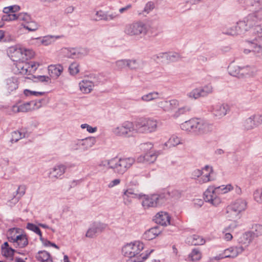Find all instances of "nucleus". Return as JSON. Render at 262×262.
I'll list each match as a JSON object with an SVG mask.
<instances>
[{"label": "nucleus", "mask_w": 262, "mask_h": 262, "mask_svg": "<svg viewBox=\"0 0 262 262\" xmlns=\"http://www.w3.org/2000/svg\"><path fill=\"white\" fill-rule=\"evenodd\" d=\"M144 247V245L142 242L136 241L124 245L122 247V252L125 256L130 258L128 260L132 262H143L154 251V250H147L141 253Z\"/></svg>", "instance_id": "2"}, {"label": "nucleus", "mask_w": 262, "mask_h": 262, "mask_svg": "<svg viewBox=\"0 0 262 262\" xmlns=\"http://www.w3.org/2000/svg\"><path fill=\"white\" fill-rule=\"evenodd\" d=\"M257 72V69L254 66H246L242 67L241 75L242 77L253 76Z\"/></svg>", "instance_id": "28"}, {"label": "nucleus", "mask_w": 262, "mask_h": 262, "mask_svg": "<svg viewBox=\"0 0 262 262\" xmlns=\"http://www.w3.org/2000/svg\"><path fill=\"white\" fill-rule=\"evenodd\" d=\"M17 87L18 84L16 79L12 78L7 79L6 89L9 93L15 90Z\"/></svg>", "instance_id": "43"}, {"label": "nucleus", "mask_w": 262, "mask_h": 262, "mask_svg": "<svg viewBox=\"0 0 262 262\" xmlns=\"http://www.w3.org/2000/svg\"><path fill=\"white\" fill-rule=\"evenodd\" d=\"M8 54L11 59L15 62L27 60L31 59L35 55V53L32 50L17 46L10 47L8 51Z\"/></svg>", "instance_id": "9"}, {"label": "nucleus", "mask_w": 262, "mask_h": 262, "mask_svg": "<svg viewBox=\"0 0 262 262\" xmlns=\"http://www.w3.org/2000/svg\"><path fill=\"white\" fill-rule=\"evenodd\" d=\"M2 249L4 256L7 257H12L13 255L14 252L15 251V250L11 247H2Z\"/></svg>", "instance_id": "57"}, {"label": "nucleus", "mask_w": 262, "mask_h": 262, "mask_svg": "<svg viewBox=\"0 0 262 262\" xmlns=\"http://www.w3.org/2000/svg\"><path fill=\"white\" fill-rule=\"evenodd\" d=\"M182 144L183 140L181 137L176 135H172L168 140L165 143L164 145L168 148H170Z\"/></svg>", "instance_id": "29"}, {"label": "nucleus", "mask_w": 262, "mask_h": 262, "mask_svg": "<svg viewBox=\"0 0 262 262\" xmlns=\"http://www.w3.org/2000/svg\"><path fill=\"white\" fill-rule=\"evenodd\" d=\"M157 155L156 152L150 151L144 155L139 156L137 159V162L140 163H152L157 159Z\"/></svg>", "instance_id": "22"}, {"label": "nucleus", "mask_w": 262, "mask_h": 262, "mask_svg": "<svg viewBox=\"0 0 262 262\" xmlns=\"http://www.w3.org/2000/svg\"><path fill=\"white\" fill-rule=\"evenodd\" d=\"M31 17L27 13H19L17 14V20L29 23L31 20Z\"/></svg>", "instance_id": "53"}, {"label": "nucleus", "mask_w": 262, "mask_h": 262, "mask_svg": "<svg viewBox=\"0 0 262 262\" xmlns=\"http://www.w3.org/2000/svg\"><path fill=\"white\" fill-rule=\"evenodd\" d=\"M124 33L132 37L144 36L148 32L147 25L142 20H135L127 24L124 28Z\"/></svg>", "instance_id": "8"}, {"label": "nucleus", "mask_w": 262, "mask_h": 262, "mask_svg": "<svg viewBox=\"0 0 262 262\" xmlns=\"http://www.w3.org/2000/svg\"><path fill=\"white\" fill-rule=\"evenodd\" d=\"M250 232L252 233V235L254 237L261 235L262 225L259 224H255L253 225L252 231Z\"/></svg>", "instance_id": "49"}, {"label": "nucleus", "mask_w": 262, "mask_h": 262, "mask_svg": "<svg viewBox=\"0 0 262 262\" xmlns=\"http://www.w3.org/2000/svg\"><path fill=\"white\" fill-rule=\"evenodd\" d=\"M228 69L230 75L233 76L241 77V71L242 69V67L231 64L229 66Z\"/></svg>", "instance_id": "45"}, {"label": "nucleus", "mask_w": 262, "mask_h": 262, "mask_svg": "<svg viewBox=\"0 0 262 262\" xmlns=\"http://www.w3.org/2000/svg\"><path fill=\"white\" fill-rule=\"evenodd\" d=\"M230 111L229 106L226 103H217L211 105L209 112L216 119H220L225 116Z\"/></svg>", "instance_id": "15"}, {"label": "nucleus", "mask_w": 262, "mask_h": 262, "mask_svg": "<svg viewBox=\"0 0 262 262\" xmlns=\"http://www.w3.org/2000/svg\"><path fill=\"white\" fill-rule=\"evenodd\" d=\"M80 90L84 94L90 93L94 87V83L91 80L84 79L79 83Z\"/></svg>", "instance_id": "24"}, {"label": "nucleus", "mask_w": 262, "mask_h": 262, "mask_svg": "<svg viewBox=\"0 0 262 262\" xmlns=\"http://www.w3.org/2000/svg\"><path fill=\"white\" fill-rule=\"evenodd\" d=\"M247 208V202L243 199H238L227 206L225 212V217L230 221L240 218L241 213Z\"/></svg>", "instance_id": "6"}, {"label": "nucleus", "mask_w": 262, "mask_h": 262, "mask_svg": "<svg viewBox=\"0 0 262 262\" xmlns=\"http://www.w3.org/2000/svg\"><path fill=\"white\" fill-rule=\"evenodd\" d=\"M96 140L94 137H90L81 140L82 151H86L92 147L96 143Z\"/></svg>", "instance_id": "33"}, {"label": "nucleus", "mask_w": 262, "mask_h": 262, "mask_svg": "<svg viewBox=\"0 0 262 262\" xmlns=\"http://www.w3.org/2000/svg\"><path fill=\"white\" fill-rule=\"evenodd\" d=\"M251 116L257 127L262 125V113H255L251 115Z\"/></svg>", "instance_id": "56"}, {"label": "nucleus", "mask_w": 262, "mask_h": 262, "mask_svg": "<svg viewBox=\"0 0 262 262\" xmlns=\"http://www.w3.org/2000/svg\"><path fill=\"white\" fill-rule=\"evenodd\" d=\"M195 125V118L190 119L186 121L181 124L182 129L187 132L192 133L194 134Z\"/></svg>", "instance_id": "31"}, {"label": "nucleus", "mask_w": 262, "mask_h": 262, "mask_svg": "<svg viewBox=\"0 0 262 262\" xmlns=\"http://www.w3.org/2000/svg\"><path fill=\"white\" fill-rule=\"evenodd\" d=\"M43 99L38 101H31L20 104L14 105L12 107V111L15 113L19 112H27L38 109L42 106Z\"/></svg>", "instance_id": "13"}, {"label": "nucleus", "mask_w": 262, "mask_h": 262, "mask_svg": "<svg viewBox=\"0 0 262 262\" xmlns=\"http://www.w3.org/2000/svg\"><path fill=\"white\" fill-rule=\"evenodd\" d=\"M128 68L131 70L143 69L145 66L143 61L139 59H128Z\"/></svg>", "instance_id": "34"}, {"label": "nucleus", "mask_w": 262, "mask_h": 262, "mask_svg": "<svg viewBox=\"0 0 262 262\" xmlns=\"http://www.w3.org/2000/svg\"><path fill=\"white\" fill-rule=\"evenodd\" d=\"M242 127L244 130L246 131L251 130L257 127L251 115L243 122Z\"/></svg>", "instance_id": "35"}, {"label": "nucleus", "mask_w": 262, "mask_h": 262, "mask_svg": "<svg viewBox=\"0 0 262 262\" xmlns=\"http://www.w3.org/2000/svg\"><path fill=\"white\" fill-rule=\"evenodd\" d=\"M35 257L41 262H53L50 253L46 251H39Z\"/></svg>", "instance_id": "38"}, {"label": "nucleus", "mask_w": 262, "mask_h": 262, "mask_svg": "<svg viewBox=\"0 0 262 262\" xmlns=\"http://www.w3.org/2000/svg\"><path fill=\"white\" fill-rule=\"evenodd\" d=\"M156 105L164 112H168L178 107L179 105V102L176 99L163 100L157 102Z\"/></svg>", "instance_id": "19"}, {"label": "nucleus", "mask_w": 262, "mask_h": 262, "mask_svg": "<svg viewBox=\"0 0 262 262\" xmlns=\"http://www.w3.org/2000/svg\"><path fill=\"white\" fill-rule=\"evenodd\" d=\"M142 205L145 209L150 207H155L158 205H162L164 202L163 195L154 194L147 195L142 194Z\"/></svg>", "instance_id": "11"}, {"label": "nucleus", "mask_w": 262, "mask_h": 262, "mask_svg": "<svg viewBox=\"0 0 262 262\" xmlns=\"http://www.w3.org/2000/svg\"><path fill=\"white\" fill-rule=\"evenodd\" d=\"M63 68L60 64H51L48 67L50 76L53 78H58L63 72Z\"/></svg>", "instance_id": "25"}, {"label": "nucleus", "mask_w": 262, "mask_h": 262, "mask_svg": "<svg viewBox=\"0 0 262 262\" xmlns=\"http://www.w3.org/2000/svg\"><path fill=\"white\" fill-rule=\"evenodd\" d=\"M27 228L28 229L31 230L40 236V239H42V234L39 228L35 225L32 223H28L27 226Z\"/></svg>", "instance_id": "55"}, {"label": "nucleus", "mask_w": 262, "mask_h": 262, "mask_svg": "<svg viewBox=\"0 0 262 262\" xmlns=\"http://www.w3.org/2000/svg\"><path fill=\"white\" fill-rule=\"evenodd\" d=\"M12 243L13 246L16 248H24L28 245V242L26 235L24 234H21L19 236H17V238Z\"/></svg>", "instance_id": "32"}, {"label": "nucleus", "mask_w": 262, "mask_h": 262, "mask_svg": "<svg viewBox=\"0 0 262 262\" xmlns=\"http://www.w3.org/2000/svg\"><path fill=\"white\" fill-rule=\"evenodd\" d=\"M122 198L124 205L129 206L132 203L133 199H141L142 193H137L132 188H128L123 190Z\"/></svg>", "instance_id": "18"}, {"label": "nucleus", "mask_w": 262, "mask_h": 262, "mask_svg": "<svg viewBox=\"0 0 262 262\" xmlns=\"http://www.w3.org/2000/svg\"><path fill=\"white\" fill-rule=\"evenodd\" d=\"M106 12L100 10L97 11L95 13V19L96 21L104 20L105 21Z\"/></svg>", "instance_id": "59"}, {"label": "nucleus", "mask_w": 262, "mask_h": 262, "mask_svg": "<svg viewBox=\"0 0 262 262\" xmlns=\"http://www.w3.org/2000/svg\"><path fill=\"white\" fill-rule=\"evenodd\" d=\"M253 198L256 202L262 204V187L254 191Z\"/></svg>", "instance_id": "54"}, {"label": "nucleus", "mask_w": 262, "mask_h": 262, "mask_svg": "<svg viewBox=\"0 0 262 262\" xmlns=\"http://www.w3.org/2000/svg\"><path fill=\"white\" fill-rule=\"evenodd\" d=\"M60 37L59 36L48 35L42 38H37V39L39 40V45L46 46L52 44L56 39L60 38Z\"/></svg>", "instance_id": "37"}, {"label": "nucleus", "mask_w": 262, "mask_h": 262, "mask_svg": "<svg viewBox=\"0 0 262 262\" xmlns=\"http://www.w3.org/2000/svg\"><path fill=\"white\" fill-rule=\"evenodd\" d=\"M136 132L141 134H151L157 131L158 121L150 117H141L135 122Z\"/></svg>", "instance_id": "7"}, {"label": "nucleus", "mask_w": 262, "mask_h": 262, "mask_svg": "<svg viewBox=\"0 0 262 262\" xmlns=\"http://www.w3.org/2000/svg\"><path fill=\"white\" fill-rule=\"evenodd\" d=\"M222 32L223 34L231 35V36H236L238 35V32H237V29L236 26L230 27L229 28H224L222 30Z\"/></svg>", "instance_id": "51"}, {"label": "nucleus", "mask_w": 262, "mask_h": 262, "mask_svg": "<svg viewBox=\"0 0 262 262\" xmlns=\"http://www.w3.org/2000/svg\"><path fill=\"white\" fill-rule=\"evenodd\" d=\"M203 171H204L205 173H203L200 179H198V182L199 184L206 183L214 180V179L211 177V174L213 172V168L211 166L206 165L203 168Z\"/></svg>", "instance_id": "21"}, {"label": "nucleus", "mask_w": 262, "mask_h": 262, "mask_svg": "<svg viewBox=\"0 0 262 262\" xmlns=\"http://www.w3.org/2000/svg\"><path fill=\"white\" fill-rule=\"evenodd\" d=\"M254 237L252 235V233L250 231L243 233L238 238L239 244L243 245L245 247H248L251 243Z\"/></svg>", "instance_id": "26"}, {"label": "nucleus", "mask_w": 262, "mask_h": 262, "mask_svg": "<svg viewBox=\"0 0 262 262\" xmlns=\"http://www.w3.org/2000/svg\"><path fill=\"white\" fill-rule=\"evenodd\" d=\"M67 166L63 164H57L51 168L48 171L49 178L53 181L61 179L66 172Z\"/></svg>", "instance_id": "16"}, {"label": "nucleus", "mask_w": 262, "mask_h": 262, "mask_svg": "<svg viewBox=\"0 0 262 262\" xmlns=\"http://www.w3.org/2000/svg\"><path fill=\"white\" fill-rule=\"evenodd\" d=\"M205 172L200 169H195L192 172V178L194 179H200Z\"/></svg>", "instance_id": "63"}, {"label": "nucleus", "mask_w": 262, "mask_h": 262, "mask_svg": "<svg viewBox=\"0 0 262 262\" xmlns=\"http://www.w3.org/2000/svg\"><path fill=\"white\" fill-rule=\"evenodd\" d=\"M69 71L70 74L72 75L77 74L79 72V64L76 62L72 63L69 67Z\"/></svg>", "instance_id": "52"}, {"label": "nucleus", "mask_w": 262, "mask_h": 262, "mask_svg": "<svg viewBox=\"0 0 262 262\" xmlns=\"http://www.w3.org/2000/svg\"><path fill=\"white\" fill-rule=\"evenodd\" d=\"M63 53L67 55V56L71 58H81L87 55L89 52L87 48H65L62 50Z\"/></svg>", "instance_id": "17"}, {"label": "nucleus", "mask_w": 262, "mask_h": 262, "mask_svg": "<svg viewBox=\"0 0 262 262\" xmlns=\"http://www.w3.org/2000/svg\"><path fill=\"white\" fill-rule=\"evenodd\" d=\"M202 257V252L198 248H194L189 254L187 260L189 261H197L200 260Z\"/></svg>", "instance_id": "36"}, {"label": "nucleus", "mask_w": 262, "mask_h": 262, "mask_svg": "<svg viewBox=\"0 0 262 262\" xmlns=\"http://www.w3.org/2000/svg\"><path fill=\"white\" fill-rule=\"evenodd\" d=\"M187 242L192 245L198 246L205 244L206 241L201 236L194 234L187 237Z\"/></svg>", "instance_id": "30"}, {"label": "nucleus", "mask_w": 262, "mask_h": 262, "mask_svg": "<svg viewBox=\"0 0 262 262\" xmlns=\"http://www.w3.org/2000/svg\"><path fill=\"white\" fill-rule=\"evenodd\" d=\"M180 58V55L177 53H167L166 59L170 61L174 62L178 60Z\"/></svg>", "instance_id": "60"}, {"label": "nucleus", "mask_w": 262, "mask_h": 262, "mask_svg": "<svg viewBox=\"0 0 262 262\" xmlns=\"http://www.w3.org/2000/svg\"><path fill=\"white\" fill-rule=\"evenodd\" d=\"M191 110V108L189 106L185 105L181 107H179L172 115L174 118H178L182 115L186 114L187 112Z\"/></svg>", "instance_id": "46"}, {"label": "nucleus", "mask_w": 262, "mask_h": 262, "mask_svg": "<svg viewBox=\"0 0 262 262\" xmlns=\"http://www.w3.org/2000/svg\"><path fill=\"white\" fill-rule=\"evenodd\" d=\"M213 129V124L208 121L201 118H195V134L198 135L207 134L211 132Z\"/></svg>", "instance_id": "14"}, {"label": "nucleus", "mask_w": 262, "mask_h": 262, "mask_svg": "<svg viewBox=\"0 0 262 262\" xmlns=\"http://www.w3.org/2000/svg\"><path fill=\"white\" fill-rule=\"evenodd\" d=\"M233 189L234 186L230 184L217 187L210 186L204 193V200L206 202L216 206L221 202V199L217 195V193H226Z\"/></svg>", "instance_id": "5"}, {"label": "nucleus", "mask_w": 262, "mask_h": 262, "mask_svg": "<svg viewBox=\"0 0 262 262\" xmlns=\"http://www.w3.org/2000/svg\"><path fill=\"white\" fill-rule=\"evenodd\" d=\"M25 137L24 133L18 130L14 131L11 133V138L10 141L11 143L16 142L19 140Z\"/></svg>", "instance_id": "47"}, {"label": "nucleus", "mask_w": 262, "mask_h": 262, "mask_svg": "<svg viewBox=\"0 0 262 262\" xmlns=\"http://www.w3.org/2000/svg\"><path fill=\"white\" fill-rule=\"evenodd\" d=\"M245 250L244 246L230 247L224 251L225 258H235Z\"/></svg>", "instance_id": "20"}, {"label": "nucleus", "mask_w": 262, "mask_h": 262, "mask_svg": "<svg viewBox=\"0 0 262 262\" xmlns=\"http://www.w3.org/2000/svg\"><path fill=\"white\" fill-rule=\"evenodd\" d=\"M21 229L19 228H11L10 229L8 232V238L9 241L11 243L14 242V241L17 238V236H19L21 233Z\"/></svg>", "instance_id": "42"}, {"label": "nucleus", "mask_w": 262, "mask_h": 262, "mask_svg": "<svg viewBox=\"0 0 262 262\" xmlns=\"http://www.w3.org/2000/svg\"><path fill=\"white\" fill-rule=\"evenodd\" d=\"M186 96L191 100H196L200 97H203L199 88L192 89L187 93Z\"/></svg>", "instance_id": "44"}, {"label": "nucleus", "mask_w": 262, "mask_h": 262, "mask_svg": "<svg viewBox=\"0 0 262 262\" xmlns=\"http://www.w3.org/2000/svg\"><path fill=\"white\" fill-rule=\"evenodd\" d=\"M135 162L133 158H114L110 160L102 161L100 166H108L118 174H123Z\"/></svg>", "instance_id": "3"}, {"label": "nucleus", "mask_w": 262, "mask_h": 262, "mask_svg": "<svg viewBox=\"0 0 262 262\" xmlns=\"http://www.w3.org/2000/svg\"><path fill=\"white\" fill-rule=\"evenodd\" d=\"M155 222L162 226H167L170 224V217L166 212H160L154 217Z\"/></svg>", "instance_id": "23"}, {"label": "nucleus", "mask_w": 262, "mask_h": 262, "mask_svg": "<svg viewBox=\"0 0 262 262\" xmlns=\"http://www.w3.org/2000/svg\"><path fill=\"white\" fill-rule=\"evenodd\" d=\"M135 131V123L125 121L112 129L113 133L119 137H126L129 134Z\"/></svg>", "instance_id": "12"}, {"label": "nucleus", "mask_w": 262, "mask_h": 262, "mask_svg": "<svg viewBox=\"0 0 262 262\" xmlns=\"http://www.w3.org/2000/svg\"><path fill=\"white\" fill-rule=\"evenodd\" d=\"M159 233L157 228H152L146 231L143 234V238L146 240H151L155 238Z\"/></svg>", "instance_id": "40"}, {"label": "nucleus", "mask_w": 262, "mask_h": 262, "mask_svg": "<svg viewBox=\"0 0 262 262\" xmlns=\"http://www.w3.org/2000/svg\"><path fill=\"white\" fill-rule=\"evenodd\" d=\"M27 25H25L24 28L30 31H34L38 29V25L35 21H31V20Z\"/></svg>", "instance_id": "58"}, {"label": "nucleus", "mask_w": 262, "mask_h": 262, "mask_svg": "<svg viewBox=\"0 0 262 262\" xmlns=\"http://www.w3.org/2000/svg\"><path fill=\"white\" fill-rule=\"evenodd\" d=\"M155 4L152 2H147L142 11H138L137 14L138 16H146L149 14L155 8Z\"/></svg>", "instance_id": "41"}, {"label": "nucleus", "mask_w": 262, "mask_h": 262, "mask_svg": "<svg viewBox=\"0 0 262 262\" xmlns=\"http://www.w3.org/2000/svg\"><path fill=\"white\" fill-rule=\"evenodd\" d=\"M119 17V15L116 12L108 13L106 12L105 21H110L114 20Z\"/></svg>", "instance_id": "61"}, {"label": "nucleus", "mask_w": 262, "mask_h": 262, "mask_svg": "<svg viewBox=\"0 0 262 262\" xmlns=\"http://www.w3.org/2000/svg\"><path fill=\"white\" fill-rule=\"evenodd\" d=\"M26 60L15 62L13 70L15 73L24 75H29L35 72L40 66V63L35 61L26 62Z\"/></svg>", "instance_id": "10"}, {"label": "nucleus", "mask_w": 262, "mask_h": 262, "mask_svg": "<svg viewBox=\"0 0 262 262\" xmlns=\"http://www.w3.org/2000/svg\"><path fill=\"white\" fill-rule=\"evenodd\" d=\"M252 38L247 41L248 48L244 49L245 54L253 52L257 56L262 57V25L254 27Z\"/></svg>", "instance_id": "4"}, {"label": "nucleus", "mask_w": 262, "mask_h": 262, "mask_svg": "<svg viewBox=\"0 0 262 262\" xmlns=\"http://www.w3.org/2000/svg\"><path fill=\"white\" fill-rule=\"evenodd\" d=\"M114 64L117 70H121L126 67H128V59H122L118 60L115 61Z\"/></svg>", "instance_id": "50"}, {"label": "nucleus", "mask_w": 262, "mask_h": 262, "mask_svg": "<svg viewBox=\"0 0 262 262\" xmlns=\"http://www.w3.org/2000/svg\"><path fill=\"white\" fill-rule=\"evenodd\" d=\"M238 4L249 8L252 12L237 22L235 26L238 35L245 34L262 21V0H236Z\"/></svg>", "instance_id": "1"}, {"label": "nucleus", "mask_w": 262, "mask_h": 262, "mask_svg": "<svg viewBox=\"0 0 262 262\" xmlns=\"http://www.w3.org/2000/svg\"><path fill=\"white\" fill-rule=\"evenodd\" d=\"M82 143L81 142V140H78L75 142H74L71 144V148L73 150H82Z\"/></svg>", "instance_id": "62"}, {"label": "nucleus", "mask_w": 262, "mask_h": 262, "mask_svg": "<svg viewBox=\"0 0 262 262\" xmlns=\"http://www.w3.org/2000/svg\"><path fill=\"white\" fill-rule=\"evenodd\" d=\"M159 97V93L156 91H153L143 95L141 97V100L144 102H148L157 99Z\"/></svg>", "instance_id": "39"}, {"label": "nucleus", "mask_w": 262, "mask_h": 262, "mask_svg": "<svg viewBox=\"0 0 262 262\" xmlns=\"http://www.w3.org/2000/svg\"><path fill=\"white\" fill-rule=\"evenodd\" d=\"M199 89L203 97H206L208 95L211 94L213 91V88L210 84H206L203 87H200Z\"/></svg>", "instance_id": "48"}, {"label": "nucleus", "mask_w": 262, "mask_h": 262, "mask_svg": "<svg viewBox=\"0 0 262 262\" xmlns=\"http://www.w3.org/2000/svg\"><path fill=\"white\" fill-rule=\"evenodd\" d=\"M104 228L102 225L99 224H94L87 231L86 236L89 238H93L96 236L98 232H101Z\"/></svg>", "instance_id": "27"}, {"label": "nucleus", "mask_w": 262, "mask_h": 262, "mask_svg": "<svg viewBox=\"0 0 262 262\" xmlns=\"http://www.w3.org/2000/svg\"><path fill=\"white\" fill-rule=\"evenodd\" d=\"M80 127L82 129L86 128V130L90 133L96 132L97 129L96 127H93L88 124H82L81 125Z\"/></svg>", "instance_id": "64"}]
</instances>
